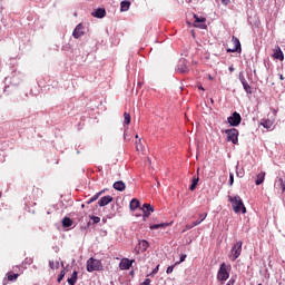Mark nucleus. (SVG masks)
I'll return each mask as SVG.
<instances>
[{
    "instance_id": "1",
    "label": "nucleus",
    "mask_w": 285,
    "mask_h": 285,
    "mask_svg": "<svg viewBox=\"0 0 285 285\" xmlns=\"http://www.w3.org/2000/svg\"><path fill=\"white\" fill-rule=\"evenodd\" d=\"M228 202L232 203L234 213H242L243 215H246V206H244V200H242L239 195L228 196Z\"/></svg>"
},
{
    "instance_id": "2",
    "label": "nucleus",
    "mask_w": 285,
    "mask_h": 285,
    "mask_svg": "<svg viewBox=\"0 0 285 285\" xmlns=\"http://www.w3.org/2000/svg\"><path fill=\"white\" fill-rule=\"evenodd\" d=\"M242 246H244V243L242 240H237L230 249V253L228 255V258L232 262H235L236 259H239V256L242 255Z\"/></svg>"
},
{
    "instance_id": "3",
    "label": "nucleus",
    "mask_w": 285,
    "mask_h": 285,
    "mask_svg": "<svg viewBox=\"0 0 285 285\" xmlns=\"http://www.w3.org/2000/svg\"><path fill=\"white\" fill-rule=\"evenodd\" d=\"M230 277V266L222 263L217 273L218 282H226Z\"/></svg>"
},
{
    "instance_id": "4",
    "label": "nucleus",
    "mask_w": 285,
    "mask_h": 285,
    "mask_svg": "<svg viewBox=\"0 0 285 285\" xmlns=\"http://www.w3.org/2000/svg\"><path fill=\"white\" fill-rule=\"evenodd\" d=\"M87 271L88 273H95V271H104V265L101 264V261L91 257L87 261Z\"/></svg>"
},
{
    "instance_id": "5",
    "label": "nucleus",
    "mask_w": 285,
    "mask_h": 285,
    "mask_svg": "<svg viewBox=\"0 0 285 285\" xmlns=\"http://www.w3.org/2000/svg\"><path fill=\"white\" fill-rule=\"evenodd\" d=\"M225 135H227V141H232V144L239 142V130L236 128L225 130Z\"/></svg>"
},
{
    "instance_id": "6",
    "label": "nucleus",
    "mask_w": 285,
    "mask_h": 285,
    "mask_svg": "<svg viewBox=\"0 0 285 285\" xmlns=\"http://www.w3.org/2000/svg\"><path fill=\"white\" fill-rule=\"evenodd\" d=\"M227 122L229 124V126H239V124H242V115H239V112L237 111H234L232 116L227 118Z\"/></svg>"
},
{
    "instance_id": "7",
    "label": "nucleus",
    "mask_w": 285,
    "mask_h": 285,
    "mask_svg": "<svg viewBox=\"0 0 285 285\" xmlns=\"http://www.w3.org/2000/svg\"><path fill=\"white\" fill-rule=\"evenodd\" d=\"M188 61H186V58L179 59L177 66H176V71L180 72V75H186L188 72Z\"/></svg>"
},
{
    "instance_id": "8",
    "label": "nucleus",
    "mask_w": 285,
    "mask_h": 285,
    "mask_svg": "<svg viewBox=\"0 0 285 285\" xmlns=\"http://www.w3.org/2000/svg\"><path fill=\"white\" fill-rule=\"evenodd\" d=\"M206 217H208V214H200L199 215V219L195 220L193 224L190 225H186V228L183 230V233H186V230H190L193 228H195V226H199V224H202V222H204V219H206Z\"/></svg>"
},
{
    "instance_id": "9",
    "label": "nucleus",
    "mask_w": 285,
    "mask_h": 285,
    "mask_svg": "<svg viewBox=\"0 0 285 285\" xmlns=\"http://www.w3.org/2000/svg\"><path fill=\"white\" fill-rule=\"evenodd\" d=\"M141 210L144 213V219H148L150 217V213H155V207L150 204H144Z\"/></svg>"
},
{
    "instance_id": "10",
    "label": "nucleus",
    "mask_w": 285,
    "mask_h": 285,
    "mask_svg": "<svg viewBox=\"0 0 285 285\" xmlns=\"http://www.w3.org/2000/svg\"><path fill=\"white\" fill-rule=\"evenodd\" d=\"M194 19H195V27L196 28H202V30H206V24H198V23H206V18L197 16V14H193Z\"/></svg>"
},
{
    "instance_id": "11",
    "label": "nucleus",
    "mask_w": 285,
    "mask_h": 285,
    "mask_svg": "<svg viewBox=\"0 0 285 285\" xmlns=\"http://www.w3.org/2000/svg\"><path fill=\"white\" fill-rule=\"evenodd\" d=\"M73 39H79L83 37V24L79 23L72 31Z\"/></svg>"
},
{
    "instance_id": "12",
    "label": "nucleus",
    "mask_w": 285,
    "mask_h": 285,
    "mask_svg": "<svg viewBox=\"0 0 285 285\" xmlns=\"http://www.w3.org/2000/svg\"><path fill=\"white\" fill-rule=\"evenodd\" d=\"M132 262H135V261L124 258L119 264L120 271H129V268L132 266Z\"/></svg>"
},
{
    "instance_id": "13",
    "label": "nucleus",
    "mask_w": 285,
    "mask_h": 285,
    "mask_svg": "<svg viewBox=\"0 0 285 285\" xmlns=\"http://www.w3.org/2000/svg\"><path fill=\"white\" fill-rule=\"evenodd\" d=\"M112 199L114 198L110 195L104 196L98 200V206H100V208H104V206H108V204H110Z\"/></svg>"
},
{
    "instance_id": "14",
    "label": "nucleus",
    "mask_w": 285,
    "mask_h": 285,
    "mask_svg": "<svg viewBox=\"0 0 285 285\" xmlns=\"http://www.w3.org/2000/svg\"><path fill=\"white\" fill-rule=\"evenodd\" d=\"M232 41L234 43L233 52H242V42L235 36L232 37Z\"/></svg>"
},
{
    "instance_id": "15",
    "label": "nucleus",
    "mask_w": 285,
    "mask_h": 285,
    "mask_svg": "<svg viewBox=\"0 0 285 285\" xmlns=\"http://www.w3.org/2000/svg\"><path fill=\"white\" fill-rule=\"evenodd\" d=\"M92 17L96 19H104L106 17V9L105 8H98L92 12Z\"/></svg>"
},
{
    "instance_id": "16",
    "label": "nucleus",
    "mask_w": 285,
    "mask_h": 285,
    "mask_svg": "<svg viewBox=\"0 0 285 285\" xmlns=\"http://www.w3.org/2000/svg\"><path fill=\"white\" fill-rule=\"evenodd\" d=\"M112 187L119 193H124V190H126V184L122 180L115 181Z\"/></svg>"
},
{
    "instance_id": "17",
    "label": "nucleus",
    "mask_w": 285,
    "mask_h": 285,
    "mask_svg": "<svg viewBox=\"0 0 285 285\" xmlns=\"http://www.w3.org/2000/svg\"><path fill=\"white\" fill-rule=\"evenodd\" d=\"M266 179V171H261L255 180L256 186H262L264 184V180Z\"/></svg>"
},
{
    "instance_id": "18",
    "label": "nucleus",
    "mask_w": 285,
    "mask_h": 285,
    "mask_svg": "<svg viewBox=\"0 0 285 285\" xmlns=\"http://www.w3.org/2000/svg\"><path fill=\"white\" fill-rule=\"evenodd\" d=\"M78 277H79V272H78V271H73L72 274H71V277H69V278L67 279L68 284H69V285H75V284H77Z\"/></svg>"
},
{
    "instance_id": "19",
    "label": "nucleus",
    "mask_w": 285,
    "mask_h": 285,
    "mask_svg": "<svg viewBox=\"0 0 285 285\" xmlns=\"http://www.w3.org/2000/svg\"><path fill=\"white\" fill-rule=\"evenodd\" d=\"M148 246H149V244L147 240H140L138 243V253H139V250H140V253H146V250H148Z\"/></svg>"
},
{
    "instance_id": "20",
    "label": "nucleus",
    "mask_w": 285,
    "mask_h": 285,
    "mask_svg": "<svg viewBox=\"0 0 285 285\" xmlns=\"http://www.w3.org/2000/svg\"><path fill=\"white\" fill-rule=\"evenodd\" d=\"M168 226H170V223H160V224L150 225L149 228L150 230H157V228H166Z\"/></svg>"
},
{
    "instance_id": "21",
    "label": "nucleus",
    "mask_w": 285,
    "mask_h": 285,
    "mask_svg": "<svg viewBox=\"0 0 285 285\" xmlns=\"http://www.w3.org/2000/svg\"><path fill=\"white\" fill-rule=\"evenodd\" d=\"M130 10V1H122L120 3V12H128Z\"/></svg>"
},
{
    "instance_id": "22",
    "label": "nucleus",
    "mask_w": 285,
    "mask_h": 285,
    "mask_svg": "<svg viewBox=\"0 0 285 285\" xmlns=\"http://www.w3.org/2000/svg\"><path fill=\"white\" fill-rule=\"evenodd\" d=\"M139 205H140L139 199L134 198L129 204V208L130 210H137V208H139Z\"/></svg>"
},
{
    "instance_id": "23",
    "label": "nucleus",
    "mask_w": 285,
    "mask_h": 285,
    "mask_svg": "<svg viewBox=\"0 0 285 285\" xmlns=\"http://www.w3.org/2000/svg\"><path fill=\"white\" fill-rule=\"evenodd\" d=\"M199 184V176H194L191 179V185L189 186V190H195L197 188V185Z\"/></svg>"
},
{
    "instance_id": "24",
    "label": "nucleus",
    "mask_w": 285,
    "mask_h": 285,
    "mask_svg": "<svg viewBox=\"0 0 285 285\" xmlns=\"http://www.w3.org/2000/svg\"><path fill=\"white\" fill-rule=\"evenodd\" d=\"M274 59H278L279 61H284V52L282 51L281 48H278V49L274 52Z\"/></svg>"
},
{
    "instance_id": "25",
    "label": "nucleus",
    "mask_w": 285,
    "mask_h": 285,
    "mask_svg": "<svg viewBox=\"0 0 285 285\" xmlns=\"http://www.w3.org/2000/svg\"><path fill=\"white\" fill-rule=\"evenodd\" d=\"M275 186H277L278 188H281L282 193H285V181L284 178H278L276 180Z\"/></svg>"
},
{
    "instance_id": "26",
    "label": "nucleus",
    "mask_w": 285,
    "mask_h": 285,
    "mask_svg": "<svg viewBox=\"0 0 285 285\" xmlns=\"http://www.w3.org/2000/svg\"><path fill=\"white\" fill-rule=\"evenodd\" d=\"M62 226L63 228H70V226H72V219L70 217H65L62 219Z\"/></svg>"
},
{
    "instance_id": "27",
    "label": "nucleus",
    "mask_w": 285,
    "mask_h": 285,
    "mask_svg": "<svg viewBox=\"0 0 285 285\" xmlns=\"http://www.w3.org/2000/svg\"><path fill=\"white\" fill-rule=\"evenodd\" d=\"M261 126H263V128H266L267 130H271V128H273V121H271V120H263L261 122Z\"/></svg>"
},
{
    "instance_id": "28",
    "label": "nucleus",
    "mask_w": 285,
    "mask_h": 285,
    "mask_svg": "<svg viewBox=\"0 0 285 285\" xmlns=\"http://www.w3.org/2000/svg\"><path fill=\"white\" fill-rule=\"evenodd\" d=\"M243 88L247 95H253V88L250 85H248V82L243 83Z\"/></svg>"
},
{
    "instance_id": "29",
    "label": "nucleus",
    "mask_w": 285,
    "mask_h": 285,
    "mask_svg": "<svg viewBox=\"0 0 285 285\" xmlns=\"http://www.w3.org/2000/svg\"><path fill=\"white\" fill-rule=\"evenodd\" d=\"M124 124L126 125V126H130V121H131V118H130V114H128V112H125L124 114Z\"/></svg>"
},
{
    "instance_id": "30",
    "label": "nucleus",
    "mask_w": 285,
    "mask_h": 285,
    "mask_svg": "<svg viewBox=\"0 0 285 285\" xmlns=\"http://www.w3.org/2000/svg\"><path fill=\"white\" fill-rule=\"evenodd\" d=\"M106 193V190H100L98 193H96L92 197H91V202H97V199H99V197H101V194Z\"/></svg>"
},
{
    "instance_id": "31",
    "label": "nucleus",
    "mask_w": 285,
    "mask_h": 285,
    "mask_svg": "<svg viewBox=\"0 0 285 285\" xmlns=\"http://www.w3.org/2000/svg\"><path fill=\"white\" fill-rule=\"evenodd\" d=\"M49 267L51 268V271H55V268H59V262L55 261H49Z\"/></svg>"
},
{
    "instance_id": "32",
    "label": "nucleus",
    "mask_w": 285,
    "mask_h": 285,
    "mask_svg": "<svg viewBox=\"0 0 285 285\" xmlns=\"http://www.w3.org/2000/svg\"><path fill=\"white\" fill-rule=\"evenodd\" d=\"M186 254H181L179 261L175 263V266H179V264L186 262Z\"/></svg>"
},
{
    "instance_id": "33",
    "label": "nucleus",
    "mask_w": 285,
    "mask_h": 285,
    "mask_svg": "<svg viewBox=\"0 0 285 285\" xmlns=\"http://www.w3.org/2000/svg\"><path fill=\"white\" fill-rule=\"evenodd\" d=\"M19 277V274H8V282H16Z\"/></svg>"
},
{
    "instance_id": "34",
    "label": "nucleus",
    "mask_w": 285,
    "mask_h": 285,
    "mask_svg": "<svg viewBox=\"0 0 285 285\" xmlns=\"http://www.w3.org/2000/svg\"><path fill=\"white\" fill-rule=\"evenodd\" d=\"M66 277V269H62L58 275V283H61V279Z\"/></svg>"
},
{
    "instance_id": "35",
    "label": "nucleus",
    "mask_w": 285,
    "mask_h": 285,
    "mask_svg": "<svg viewBox=\"0 0 285 285\" xmlns=\"http://www.w3.org/2000/svg\"><path fill=\"white\" fill-rule=\"evenodd\" d=\"M136 150H144V145L141 144V139H139L138 141H136Z\"/></svg>"
},
{
    "instance_id": "36",
    "label": "nucleus",
    "mask_w": 285,
    "mask_h": 285,
    "mask_svg": "<svg viewBox=\"0 0 285 285\" xmlns=\"http://www.w3.org/2000/svg\"><path fill=\"white\" fill-rule=\"evenodd\" d=\"M236 175L239 178L244 177V169L243 168L239 169V167H236Z\"/></svg>"
},
{
    "instance_id": "37",
    "label": "nucleus",
    "mask_w": 285,
    "mask_h": 285,
    "mask_svg": "<svg viewBox=\"0 0 285 285\" xmlns=\"http://www.w3.org/2000/svg\"><path fill=\"white\" fill-rule=\"evenodd\" d=\"M238 79H239L242 86H243L244 83H247V82H248V81H246V78L244 77V73H242V72L239 73Z\"/></svg>"
},
{
    "instance_id": "38",
    "label": "nucleus",
    "mask_w": 285,
    "mask_h": 285,
    "mask_svg": "<svg viewBox=\"0 0 285 285\" xmlns=\"http://www.w3.org/2000/svg\"><path fill=\"white\" fill-rule=\"evenodd\" d=\"M90 219L94 224H99V222H101V218L98 216H90Z\"/></svg>"
},
{
    "instance_id": "39",
    "label": "nucleus",
    "mask_w": 285,
    "mask_h": 285,
    "mask_svg": "<svg viewBox=\"0 0 285 285\" xmlns=\"http://www.w3.org/2000/svg\"><path fill=\"white\" fill-rule=\"evenodd\" d=\"M124 128H125V131H124V139L130 141V138L128 137V134H126L127 130H128V127H127L126 125H124Z\"/></svg>"
},
{
    "instance_id": "40",
    "label": "nucleus",
    "mask_w": 285,
    "mask_h": 285,
    "mask_svg": "<svg viewBox=\"0 0 285 285\" xmlns=\"http://www.w3.org/2000/svg\"><path fill=\"white\" fill-rule=\"evenodd\" d=\"M175 266H177V265L174 264V265L167 267V269H166L167 275H170V273H173V271H175Z\"/></svg>"
},
{
    "instance_id": "41",
    "label": "nucleus",
    "mask_w": 285,
    "mask_h": 285,
    "mask_svg": "<svg viewBox=\"0 0 285 285\" xmlns=\"http://www.w3.org/2000/svg\"><path fill=\"white\" fill-rule=\"evenodd\" d=\"M233 184H235V175L229 174V186H233Z\"/></svg>"
},
{
    "instance_id": "42",
    "label": "nucleus",
    "mask_w": 285,
    "mask_h": 285,
    "mask_svg": "<svg viewBox=\"0 0 285 285\" xmlns=\"http://www.w3.org/2000/svg\"><path fill=\"white\" fill-rule=\"evenodd\" d=\"M157 273H159V265H157L154 269H153V272L150 273V275L153 276V275H157Z\"/></svg>"
},
{
    "instance_id": "43",
    "label": "nucleus",
    "mask_w": 285,
    "mask_h": 285,
    "mask_svg": "<svg viewBox=\"0 0 285 285\" xmlns=\"http://www.w3.org/2000/svg\"><path fill=\"white\" fill-rule=\"evenodd\" d=\"M16 79H17V77L13 76V77H12V85H13V86H18V85H19V82H17Z\"/></svg>"
},
{
    "instance_id": "44",
    "label": "nucleus",
    "mask_w": 285,
    "mask_h": 285,
    "mask_svg": "<svg viewBox=\"0 0 285 285\" xmlns=\"http://www.w3.org/2000/svg\"><path fill=\"white\" fill-rule=\"evenodd\" d=\"M223 6H228L230 3V0H222Z\"/></svg>"
},
{
    "instance_id": "45",
    "label": "nucleus",
    "mask_w": 285,
    "mask_h": 285,
    "mask_svg": "<svg viewBox=\"0 0 285 285\" xmlns=\"http://www.w3.org/2000/svg\"><path fill=\"white\" fill-rule=\"evenodd\" d=\"M24 264H32V258H26Z\"/></svg>"
},
{
    "instance_id": "46",
    "label": "nucleus",
    "mask_w": 285,
    "mask_h": 285,
    "mask_svg": "<svg viewBox=\"0 0 285 285\" xmlns=\"http://www.w3.org/2000/svg\"><path fill=\"white\" fill-rule=\"evenodd\" d=\"M198 89H199V90H205L202 85L198 86Z\"/></svg>"
},
{
    "instance_id": "47",
    "label": "nucleus",
    "mask_w": 285,
    "mask_h": 285,
    "mask_svg": "<svg viewBox=\"0 0 285 285\" xmlns=\"http://www.w3.org/2000/svg\"><path fill=\"white\" fill-rule=\"evenodd\" d=\"M92 203H94L92 198H90V199L87 202V204H92Z\"/></svg>"
},
{
    "instance_id": "48",
    "label": "nucleus",
    "mask_w": 285,
    "mask_h": 285,
    "mask_svg": "<svg viewBox=\"0 0 285 285\" xmlns=\"http://www.w3.org/2000/svg\"><path fill=\"white\" fill-rule=\"evenodd\" d=\"M235 70V68L229 67V72H233Z\"/></svg>"
},
{
    "instance_id": "49",
    "label": "nucleus",
    "mask_w": 285,
    "mask_h": 285,
    "mask_svg": "<svg viewBox=\"0 0 285 285\" xmlns=\"http://www.w3.org/2000/svg\"><path fill=\"white\" fill-rule=\"evenodd\" d=\"M279 79H281V81H284V76L281 75V76H279Z\"/></svg>"
},
{
    "instance_id": "50",
    "label": "nucleus",
    "mask_w": 285,
    "mask_h": 285,
    "mask_svg": "<svg viewBox=\"0 0 285 285\" xmlns=\"http://www.w3.org/2000/svg\"><path fill=\"white\" fill-rule=\"evenodd\" d=\"M227 52H237V51H233V49H227Z\"/></svg>"
},
{
    "instance_id": "51",
    "label": "nucleus",
    "mask_w": 285,
    "mask_h": 285,
    "mask_svg": "<svg viewBox=\"0 0 285 285\" xmlns=\"http://www.w3.org/2000/svg\"><path fill=\"white\" fill-rule=\"evenodd\" d=\"M210 104H215V100H213V98H210Z\"/></svg>"
},
{
    "instance_id": "52",
    "label": "nucleus",
    "mask_w": 285,
    "mask_h": 285,
    "mask_svg": "<svg viewBox=\"0 0 285 285\" xmlns=\"http://www.w3.org/2000/svg\"><path fill=\"white\" fill-rule=\"evenodd\" d=\"M6 282H8V279L4 278V279H3V285H6Z\"/></svg>"
},
{
    "instance_id": "53",
    "label": "nucleus",
    "mask_w": 285,
    "mask_h": 285,
    "mask_svg": "<svg viewBox=\"0 0 285 285\" xmlns=\"http://www.w3.org/2000/svg\"><path fill=\"white\" fill-rule=\"evenodd\" d=\"M61 267L63 268V262L60 263Z\"/></svg>"
},
{
    "instance_id": "54",
    "label": "nucleus",
    "mask_w": 285,
    "mask_h": 285,
    "mask_svg": "<svg viewBox=\"0 0 285 285\" xmlns=\"http://www.w3.org/2000/svg\"><path fill=\"white\" fill-rule=\"evenodd\" d=\"M136 139H139V135H136Z\"/></svg>"
},
{
    "instance_id": "55",
    "label": "nucleus",
    "mask_w": 285,
    "mask_h": 285,
    "mask_svg": "<svg viewBox=\"0 0 285 285\" xmlns=\"http://www.w3.org/2000/svg\"><path fill=\"white\" fill-rule=\"evenodd\" d=\"M138 86H141V82H138Z\"/></svg>"
},
{
    "instance_id": "56",
    "label": "nucleus",
    "mask_w": 285,
    "mask_h": 285,
    "mask_svg": "<svg viewBox=\"0 0 285 285\" xmlns=\"http://www.w3.org/2000/svg\"><path fill=\"white\" fill-rule=\"evenodd\" d=\"M258 285H262V283H259Z\"/></svg>"
},
{
    "instance_id": "57",
    "label": "nucleus",
    "mask_w": 285,
    "mask_h": 285,
    "mask_svg": "<svg viewBox=\"0 0 285 285\" xmlns=\"http://www.w3.org/2000/svg\"><path fill=\"white\" fill-rule=\"evenodd\" d=\"M0 197H1V193H0Z\"/></svg>"
}]
</instances>
